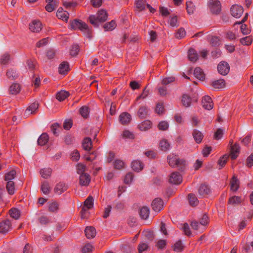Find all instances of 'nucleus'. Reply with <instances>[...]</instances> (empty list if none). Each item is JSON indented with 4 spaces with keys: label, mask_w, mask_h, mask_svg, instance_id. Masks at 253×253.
Masks as SVG:
<instances>
[{
    "label": "nucleus",
    "mask_w": 253,
    "mask_h": 253,
    "mask_svg": "<svg viewBox=\"0 0 253 253\" xmlns=\"http://www.w3.org/2000/svg\"><path fill=\"white\" fill-rule=\"evenodd\" d=\"M42 29V24L40 21L33 20L29 24V29L32 32L38 33Z\"/></svg>",
    "instance_id": "11"
},
{
    "label": "nucleus",
    "mask_w": 253,
    "mask_h": 253,
    "mask_svg": "<svg viewBox=\"0 0 253 253\" xmlns=\"http://www.w3.org/2000/svg\"><path fill=\"white\" fill-rule=\"evenodd\" d=\"M173 248L175 252H181L183 249V245L181 241L178 240L176 242L173 246Z\"/></svg>",
    "instance_id": "49"
},
{
    "label": "nucleus",
    "mask_w": 253,
    "mask_h": 253,
    "mask_svg": "<svg viewBox=\"0 0 253 253\" xmlns=\"http://www.w3.org/2000/svg\"><path fill=\"white\" fill-rule=\"evenodd\" d=\"M107 18V14L105 10L101 9L98 11L96 15H91L88 20L91 24L94 27H97L99 23L105 21Z\"/></svg>",
    "instance_id": "2"
},
{
    "label": "nucleus",
    "mask_w": 253,
    "mask_h": 253,
    "mask_svg": "<svg viewBox=\"0 0 253 253\" xmlns=\"http://www.w3.org/2000/svg\"><path fill=\"white\" fill-rule=\"evenodd\" d=\"M223 133L224 130L222 128H218L215 132L214 137L217 140L220 139L222 137Z\"/></svg>",
    "instance_id": "63"
},
{
    "label": "nucleus",
    "mask_w": 253,
    "mask_h": 253,
    "mask_svg": "<svg viewBox=\"0 0 253 253\" xmlns=\"http://www.w3.org/2000/svg\"><path fill=\"white\" fill-rule=\"evenodd\" d=\"M202 105L203 107L208 110L212 109L213 104L211 98L208 95L204 96L202 100Z\"/></svg>",
    "instance_id": "10"
},
{
    "label": "nucleus",
    "mask_w": 253,
    "mask_h": 253,
    "mask_svg": "<svg viewBox=\"0 0 253 253\" xmlns=\"http://www.w3.org/2000/svg\"><path fill=\"white\" fill-rule=\"evenodd\" d=\"M149 249V247L148 244L143 242L140 243L138 247L139 253H143L144 252L147 251Z\"/></svg>",
    "instance_id": "50"
},
{
    "label": "nucleus",
    "mask_w": 253,
    "mask_h": 253,
    "mask_svg": "<svg viewBox=\"0 0 253 253\" xmlns=\"http://www.w3.org/2000/svg\"><path fill=\"white\" fill-rule=\"evenodd\" d=\"M210 192V189L209 186L205 184L201 185L198 189L199 195L201 197L209 194Z\"/></svg>",
    "instance_id": "27"
},
{
    "label": "nucleus",
    "mask_w": 253,
    "mask_h": 253,
    "mask_svg": "<svg viewBox=\"0 0 253 253\" xmlns=\"http://www.w3.org/2000/svg\"><path fill=\"white\" fill-rule=\"evenodd\" d=\"M208 6L211 11L214 14H218L221 9V5L218 0H210Z\"/></svg>",
    "instance_id": "5"
},
{
    "label": "nucleus",
    "mask_w": 253,
    "mask_h": 253,
    "mask_svg": "<svg viewBox=\"0 0 253 253\" xmlns=\"http://www.w3.org/2000/svg\"><path fill=\"white\" fill-rule=\"evenodd\" d=\"M56 16L59 19L67 22L69 17V13L66 11H64L61 8L58 9L56 12Z\"/></svg>",
    "instance_id": "16"
},
{
    "label": "nucleus",
    "mask_w": 253,
    "mask_h": 253,
    "mask_svg": "<svg viewBox=\"0 0 253 253\" xmlns=\"http://www.w3.org/2000/svg\"><path fill=\"white\" fill-rule=\"evenodd\" d=\"M217 70L220 74L225 76L229 73L230 67L227 62L222 61L220 62L218 65Z\"/></svg>",
    "instance_id": "9"
},
{
    "label": "nucleus",
    "mask_w": 253,
    "mask_h": 253,
    "mask_svg": "<svg viewBox=\"0 0 253 253\" xmlns=\"http://www.w3.org/2000/svg\"><path fill=\"white\" fill-rule=\"evenodd\" d=\"M239 188V182L237 178L234 176L231 181V190L233 191H236Z\"/></svg>",
    "instance_id": "37"
},
{
    "label": "nucleus",
    "mask_w": 253,
    "mask_h": 253,
    "mask_svg": "<svg viewBox=\"0 0 253 253\" xmlns=\"http://www.w3.org/2000/svg\"><path fill=\"white\" fill-rule=\"evenodd\" d=\"M189 60L192 62H196L198 59V55L197 51L193 48H190L188 52Z\"/></svg>",
    "instance_id": "21"
},
{
    "label": "nucleus",
    "mask_w": 253,
    "mask_h": 253,
    "mask_svg": "<svg viewBox=\"0 0 253 253\" xmlns=\"http://www.w3.org/2000/svg\"><path fill=\"white\" fill-rule=\"evenodd\" d=\"M243 201V199L241 196H233L231 197L228 203L231 205H235L241 204Z\"/></svg>",
    "instance_id": "29"
},
{
    "label": "nucleus",
    "mask_w": 253,
    "mask_h": 253,
    "mask_svg": "<svg viewBox=\"0 0 253 253\" xmlns=\"http://www.w3.org/2000/svg\"><path fill=\"white\" fill-rule=\"evenodd\" d=\"M41 190L42 193L45 195L49 194L51 191V188L47 181H44L42 183L41 185Z\"/></svg>",
    "instance_id": "39"
},
{
    "label": "nucleus",
    "mask_w": 253,
    "mask_h": 253,
    "mask_svg": "<svg viewBox=\"0 0 253 253\" xmlns=\"http://www.w3.org/2000/svg\"><path fill=\"white\" fill-rule=\"evenodd\" d=\"M152 209L155 212H159L164 208V202L160 198H155L151 204Z\"/></svg>",
    "instance_id": "7"
},
{
    "label": "nucleus",
    "mask_w": 253,
    "mask_h": 253,
    "mask_svg": "<svg viewBox=\"0 0 253 253\" xmlns=\"http://www.w3.org/2000/svg\"><path fill=\"white\" fill-rule=\"evenodd\" d=\"M190 225L193 229L197 230L200 232H202L205 229V227H203L200 222L199 223L196 221H192Z\"/></svg>",
    "instance_id": "40"
},
{
    "label": "nucleus",
    "mask_w": 253,
    "mask_h": 253,
    "mask_svg": "<svg viewBox=\"0 0 253 253\" xmlns=\"http://www.w3.org/2000/svg\"><path fill=\"white\" fill-rule=\"evenodd\" d=\"M186 35V32L183 28H180L175 33V37L177 39H181Z\"/></svg>",
    "instance_id": "60"
},
{
    "label": "nucleus",
    "mask_w": 253,
    "mask_h": 253,
    "mask_svg": "<svg viewBox=\"0 0 253 253\" xmlns=\"http://www.w3.org/2000/svg\"><path fill=\"white\" fill-rule=\"evenodd\" d=\"M49 137L46 133H42L39 137L38 140V144L41 146H43L45 145L48 141Z\"/></svg>",
    "instance_id": "32"
},
{
    "label": "nucleus",
    "mask_w": 253,
    "mask_h": 253,
    "mask_svg": "<svg viewBox=\"0 0 253 253\" xmlns=\"http://www.w3.org/2000/svg\"><path fill=\"white\" fill-rule=\"evenodd\" d=\"M116 27V24L114 20L104 24L103 28L105 31H112Z\"/></svg>",
    "instance_id": "44"
},
{
    "label": "nucleus",
    "mask_w": 253,
    "mask_h": 253,
    "mask_svg": "<svg viewBox=\"0 0 253 253\" xmlns=\"http://www.w3.org/2000/svg\"><path fill=\"white\" fill-rule=\"evenodd\" d=\"M10 60V56L7 53H4L0 57V63L1 64H6L8 63Z\"/></svg>",
    "instance_id": "52"
},
{
    "label": "nucleus",
    "mask_w": 253,
    "mask_h": 253,
    "mask_svg": "<svg viewBox=\"0 0 253 253\" xmlns=\"http://www.w3.org/2000/svg\"><path fill=\"white\" fill-rule=\"evenodd\" d=\"M135 4L136 8L140 11L145 9L146 4L145 0H136Z\"/></svg>",
    "instance_id": "47"
},
{
    "label": "nucleus",
    "mask_w": 253,
    "mask_h": 253,
    "mask_svg": "<svg viewBox=\"0 0 253 253\" xmlns=\"http://www.w3.org/2000/svg\"><path fill=\"white\" fill-rule=\"evenodd\" d=\"M6 189L9 194L13 195L15 192L14 183L13 181L6 182Z\"/></svg>",
    "instance_id": "41"
},
{
    "label": "nucleus",
    "mask_w": 253,
    "mask_h": 253,
    "mask_svg": "<svg viewBox=\"0 0 253 253\" xmlns=\"http://www.w3.org/2000/svg\"><path fill=\"white\" fill-rule=\"evenodd\" d=\"M186 9L187 12L189 14H192L194 13L195 7L192 2L187 1L186 2Z\"/></svg>",
    "instance_id": "51"
},
{
    "label": "nucleus",
    "mask_w": 253,
    "mask_h": 253,
    "mask_svg": "<svg viewBox=\"0 0 253 253\" xmlns=\"http://www.w3.org/2000/svg\"><path fill=\"white\" fill-rule=\"evenodd\" d=\"M11 229V224L9 220H4L0 222V232L5 234Z\"/></svg>",
    "instance_id": "13"
},
{
    "label": "nucleus",
    "mask_w": 253,
    "mask_h": 253,
    "mask_svg": "<svg viewBox=\"0 0 253 253\" xmlns=\"http://www.w3.org/2000/svg\"><path fill=\"white\" fill-rule=\"evenodd\" d=\"M52 169L50 168H44L40 170V174L42 177L45 179L50 177Z\"/></svg>",
    "instance_id": "34"
},
{
    "label": "nucleus",
    "mask_w": 253,
    "mask_h": 253,
    "mask_svg": "<svg viewBox=\"0 0 253 253\" xmlns=\"http://www.w3.org/2000/svg\"><path fill=\"white\" fill-rule=\"evenodd\" d=\"M71 158L73 161H78L80 158L79 152L77 150L73 151L70 154Z\"/></svg>",
    "instance_id": "58"
},
{
    "label": "nucleus",
    "mask_w": 253,
    "mask_h": 253,
    "mask_svg": "<svg viewBox=\"0 0 253 253\" xmlns=\"http://www.w3.org/2000/svg\"><path fill=\"white\" fill-rule=\"evenodd\" d=\"M20 89L21 88L19 84L13 83L10 86L9 91L11 94H17L20 92Z\"/></svg>",
    "instance_id": "30"
},
{
    "label": "nucleus",
    "mask_w": 253,
    "mask_h": 253,
    "mask_svg": "<svg viewBox=\"0 0 253 253\" xmlns=\"http://www.w3.org/2000/svg\"><path fill=\"white\" fill-rule=\"evenodd\" d=\"M181 101L184 107H189L191 104V98L188 95L184 94L182 96Z\"/></svg>",
    "instance_id": "25"
},
{
    "label": "nucleus",
    "mask_w": 253,
    "mask_h": 253,
    "mask_svg": "<svg viewBox=\"0 0 253 253\" xmlns=\"http://www.w3.org/2000/svg\"><path fill=\"white\" fill-rule=\"evenodd\" d=\"M131 168L134 171L139 172L143 169V165L139 160H134L131 163Z\"/></svg>",
    "instance_id": "23"
},
{
    "label": "nucleus",
    "mask_w": 253,
    "mask_h": 253,
    "mask_svg": "<svg viewBox=\"0 0 253 253\" xmlns=\"http://www.w3.org/2000/svg\"><path fill=\"white\" fill-rule=\"evenodd\" d=\"M76 168L78 173L80 174L85 173L84 172L86 170V167L84 165L79 163L77 165Z\"/></svg>",
    "instance_id": "56"
},
{
    "label": "nucleus",
    "mask_w": 253,
    "mask_h": 253,
    "mask_svg": "<svg viewBox=\"0 0 253 253\" xmlns=\"http://www.w3.org/2000/svg\"><path fill=\"white\" fill-rule=\"evenodd\" d=\"M80 112L83 117L86 118L89 115V108L86 106H84L81 108Z\"/></svg>",
    "instance_id": "54"
},
{
    "label": "nucleus",
    "mask_w": 253,
    "mask_h": 253,
    "mask_svg": "<svg viewBox=\"0 0 253 253\" xmlns=\"http://www.w3.org/2000/svg\"><path fill=\"white\" fill-rule=\"evenodd\" d=\"M169 126V124L166 121L160 122L158 126L159 129L161 130H166Z\"/></svg>",
    "instance_id": "55"
},
{
    "label": "nucleus",
    "mask_w": 253,
    "mask_h": 253,
    "mask_svg": "<svg viewBox=\"0 0 253 253\" xmlns=\"http://www.w3.org/2000/svg\"><path fill=\"white\" fill-rule=\"evenodd\" d=\"M169 180L171 184L178 185L182 182V177L178 172H173L169 175Z\"/></svg>",
    "instance_id": "6"
},
{
    "label": "nucleus",
    "mask_w": 253,
    "mask_h": 253,
    "mask_svg": "<svg viewBox=\"0 0 253 253\" xmlns=\"http://www.w3.org/2000/svg\"><path fill=\"white\" fill-rule=\"evenodd\" d=\"M68 186L65 183L60 182L55 185L54 191L56 194L60 195L65 192Z\"/></svg>",
    "instance_id": "14"
},
{
    "label": "nucleus",
    "mask_w": 253,
    "mask_h": 253,
    "mask_svg": "<svg viewBox=\"0 0 253 253\" xmlns=\"http://www.w3.org/2000/svg\"><path fill=\"white\" fill-rule=\"evenodd\" d=\"M212 85L215 89H221L224 87L225 85V81L223 79H219L212 82Z\"/></svg>",
    "instance_id": "33"
},
{
    "label": "nucleus",
    "mask_w": 253,
    "mask_h": 253,
    "mask_svg": "<svg viewBox=\"0 0 253 253\" xmlns=\"http://www.w3.org/2000/svg\"><path fill=\"white\" fill-rule=\"evenodd\" d=\"M152 124L150 121L146 120L138 125V128L141 131H146L151 127Z\"/></svg>",
    "instance_id": "28"
},
{
    "label": "nucleus",
    "mask_w": 253,
    "mask_h": 253,
    "mask_svg": "<svg viewBox=\"0 0 253 253\" xmlns=\"http://www.w3.org/2000/svg\"><path fill=\"white\" fill-rule=\"evenodd\" d=\"M244 12L243 7L238 4H234L231 7V15L237 18L241 16Z\"/></svg>",
    "instance_id": "8"
},
{
    "label": "nucleus",
    "mask_w": 253,
    "mask_h": 253,
    "mask_svg": "<svg viewBox=\"0 0 253 253\" xmlns=\"http://www.w3.org/2000/svg\"><path fill=\"white\" fill-rule=\"evenodd\" d=\"M16 175V171L15 170H11L7 172L5 175V180L6 182L13 181L15 178Z\"/></svg>",
    "instance_id": "45"
},
{
    "label": "nucleus",
    "mask_w": 253,
    "mask_h": 253,
    "mask_svg": "<svg viewBox=\"0 0 253 253\" xmlns=\"http://www.w3.org/2000/svg\"><path fill=\"white\" fill-rule=\"evenodd\" d=\"M229 156L225 155L220 157L218 161V165L219 166V169L222 168L227 163Z\"/></svg>",
    "instance_id": "48"
},
{
    "label": "nucleus",
    "mask_w": 253,
    "mask_h": 253,
    "mask_svg": "<svg viewBox=\"0 0 253 253\" xmlns=\"http://www.w3.org/2000/svg\"><path fill=\"white\" fill-rule=\"evenodd\" d=\"M69 95V93L65 90H61L56 94V98L60 101L64 100Z\"/></svg>",
    "instance_id": "38"
},
{
    "label": "nucleus",
    "mask_w": 253,
    "mask_h": 253,
    "mask_svg": "<svg viewBox=\"0 0 253 253\" xmlns=\"http://www.w3.org/2000/svg\"><path fill=\"white\" fill-rule=\"evenodd\" d=\"M90 181V176L88 174L83 173L80 176V183L82 186H87Z\"/></svg>",
    "instance_id": "20"
},
{
    "label": "nucleus",
    "mask_w": 253,
    "mask_h": 253,
    "mask_svg": "<svg viewBox=\"0 0 253 253\" xmlns=\"http://www.w3.org/2000/svg\"><path fill=\"white\" fill-rule=\"evenodd\" d=\"M70 26L73 29L81 30L87 38L89 39L91 38V30L84 22L81 20H75L71 22Z\"/></svg>",
    "instance_id": "1"
},
{
    "label": "nucleus",
    "mask_w": 253,
    "mask_h": 253,
    "mask_svg": "<svg viewBox=\"0 0 253 253\" xmlns=\"http://www.w3.org/2000/svg\"><path fill=\"white\" fill-rule=\"evenodd\" d=\"M175 79V77L173 76L164 78L162 80V84L164 85H167L173 82Z\"/></svg>",
    "instance_id": "57"
},
{
    "label": "nucleus",
    "mask_w": 253,
    "mask_h": 253,
    "mask_svg": "<svg viewBox=\"0 0 253 253\" xmlns=\"http://www.w3.org/2000/svg\"><path fill=\"white\" fill-rule=\"evenodd\" d=\"M59 73L61 75H66L69 70V65L67 62L64 61L59 66Z\"/></svg>",
    "instance_id": "19"
},
{
    "label": "nucleus",
    "mask_w": 253,
    "mask_h": 253,
    "mask_svg": "<svg viewBox=\"0 0 253 253\" xmlns=\"http://www.w3.org/2000/svg\"><path fill=\"white\" fill-rule=\"evenodd\" d=\"M166 241L165 240H160L157 243L156 246L159 250H163L165 248L166 246Z\"/></svg>",
    "instance_id": "64"
},
{
    "label": "nucleus",
    "mask_w": 253,
    "mask_h": 253,
    "mask_svg": "<svg viewBox=\"0 0 253 253\" xmlns=\"http://www.w3.org/2000/svg\"><path fill=\"white\" fill-rule=\"evenodd\" d=\"M193 136L195 141L197 143L201 142L203 138V134L202 133L197 129H194L193 132Z\"/></svg>",
    "instance_id": "31"
},
{
    "label": "nucleus",
    "mask_w": 253,
    "mask_h": 253,
    "mask_svg": "<svg viewBox=\"0 0 253 253\" xmlns=\"http://www.w3.org/2000/svg\"><path fill=\"white\" fill-rule=\"evenodd\" d=\"M131 119V115L127 112H123L119 116L120 122L124 125H127L129 123Z\"/></svg>",
    "instance_id": "15"
},
{
    "label": "nucleus",
    "mask_w": 253,
    "mask_h": 253,
    "mask_svg": "<svg viewBox=\"0 0 253 253\" xmlns=\"http://www.w3.org/2000/svg\"><path fill=\"white\" fill-rule=\"evenodd\" d=\"M84 233L87 239L93 238L96 234L95 229L91 226L86 227L84 230Z\"/></svg>",
    "instance_id": "18"
},
{
    "label": "nucleus",
    "mask_w": 253,
    "mask_h": 253,
    "mask_svg": "<svg viewBox=\"0 0 253 253\" xmlns=\"http://www.w3.org/2000/svg\"><path fill=\"white\" fill-rule=\"evenodd\" d=\"M253 41L252 36H249L244 37L240 39V42L244 45H250Z\"/></svg>",
    "instance_id": "46"
},
{
    "label": "nucleus",
    "mask_w": 253,
    "mask_h": 253,
    "mask_svg": "<svg viewBox=\"0 0 253 253\" xmlns=\"http://www.w3.org/2000/svg\"><path fill=\"white\" fill-rule=\"evenodd\" d=\"M6 77L10 80H14L17 78L18 75L17 72L13 69H10L6 72Z\"/></svg>",
    "instance_id": "35"
},
{
    "label": "nucleus",
    "mask_w": 253,
    "mask_h": 253,
    "mask_svg": "<svg viewBox=\"0 0 253 253\" xmlns=\"http://www.w3.org/2000/svg\"><path fill=\"white\" fill-rule=\"evenodd\" d=\"M10 216L15 219H18L20 215V211L16 208H12L9 211Z\"/></svg>",
    "instance_id": "43"
},
{
    "label": "nucleus",
    "mask_w": 253,
    "mask_h": 253,
    "mask_svg": "<svg viewBox=\"0 0 253 253\" xmlns=\"http://www.w3.org/2000/svg\"><path fill=\"white\" fill-rule=\"evenodd\" d=\"M39 108V103L37 102H35L30 104L29 107L25 110V114L29 115L35 113Z\"/></svg>",
    "instance_id": "17"
},
{
    "label": "nucleus",
    "mask_w": 253,
    "mask_h": 253,
    "mask_svg": "<svg viewBox=\"0 0 253 253\" xmlns=\"http://www.w3.org/2000/svg\"><path fill=\"white\" fill-rule=\"evenodd\" d=\"M93 198L91 196H89L84 202V206L82 208L81 213V218L84 219L86 218V213L87 210L90 209L93 207Z\"/></svg>",
    "instance_id": "4"
},
{
    "label": "nucleus",
    "mask_w": 253,
    "mask_h": 253,
    "mask_svg": "<svg viewBox=\"0 0 253 253\" xmlns=\"http://www.w3.org/2000/svg\"><path fill=\"white\" fill-rule=\"evenodd\" d=\"M148 113V109L146 107H141L138 112V116L141 118H144L146 117Z\"/></svg>",
    "instance_id": "53"
},
{
    "label": "nucleus",
    "mask_w": 253,
    "mask_h": 253,
    "mask_svg": "<svg viewBox=\"0 0 253 253\" xmlns=\"http://www.w3.org/2000/svg\"><path fill=\"white\" fill-rule=\"evenodd\" d=\"M83 148L86 151H89L92 146V142L90 138L86 137L84 138L82 143Z\"/></svg>",
    "instance_id": "36"
},
{
    "label": "nucleus",
    "mask_w": 253,
    "mask_h": 253,
    "mask_svg": "<svg viewBox=\"0 0 253 253\" xmlns=\"http://www.w3.org/2000/svg\"><path fill=\"white\" fill-rule=\"evenodd\" d=\"M167 161L169 165L172 168L177 167L182 169L186 165V162L181 159L178 155L171 153L167 157Z\"/></svg>",
    "instance_id": "3"
},
{
    "label": "nucleus",
    "mask_w": 253,
    "mask_h": 253,
    "mask_svg": "<svg viewBox=\"0 0 253 253\" xmlns=\"http://www.w3.org/2000/svg\"><path fill=\"white\" fill-rule=\"evenodd\" d=\"M160 148L163 151H168L170 149V145L168 141L165 139L161 140L159 144Z\"/></svg>",
    "instance_id": "26"
},
{
    "label": "nucleus",
    "mask_w": 253,
    "mask_h": 253,
    "mask_svg": "<svg viewBox=\"0 0 253 253\" xmlns=\"http://www.w3.org/2000/svg\"><path fill=\"white\" fill-rule=\"evenodd\" d=\"M233 141H230L231 144V153L230 156L232 159H236L239 155L240 151V147L239 144L235 143L232 144Z\"/></svg>",
    "instance_id": "12"
},
{
    "label": "nucleus",
    "mask_w": 253,
    "mask_h": 253,
    "mask_svg": "<svg viewBox=\"0 0 253 253\" xmlns=\"http://www.w3.org/2000/svg\"><path fill=\"white\" fill-rule=\"evenodd\" d=\"M190 205L192 206H197L199 203L197 198L194 194H190L188 196Z\"/></svg>",
    "instance_id": "42"
},
{
    "label": "nucleus",
    "mask_w": 253,
    "mask_h": 253,
    "mask_svg": "<svg viewBox=\"0 0 253 253\" xmlns=\"http://www.w3.org/2000/svg\"><path fill=\"white\" fill-rule=\"evenodd\" d=\"M209 221V219L208 215L205 214L200 219V223L203 226V227L205 228L206 226L208 225Z\"/></svg>",
    "instance_id": "61"
},
{
    "label": "nucleus",
    "mask_w": 253,
    "mask_h": 253,
    "mask_svg": "<svg viewBox=\"0 0 253 253\" xmlns=\"http://www.w3.org/2000/svg\"><path fill=\"white\" fill-rule=\"evenodd\" d=\"M150 214V209L147 207H142L139 211V214L141 218L143 219H147Z\"/></svg>",
    "instance_id": "22"
},
{
    "label": "nucleus",
    "mask_w": 253,
    "mask_h": 253,
    "mask_svg": "<svg viewBox=\"0 0 253 253\" xmlns=\"http://www.w3.org/2000/svg\"><path fill=\"white\" fill-rule=\"evenodd\" d=\"M122 136L125 139H133L134 138L133 133L127 130H125L123 131Z\"/></svg>",
    "instance_id": "62"
},
{
    "label": "nucleus",
    "mask_w": 253,
    "mask_h": 253,
    "mask_svg": "<svg viewBox=\"0 0 253 253\" xmlns=\"http://www.w3.org/2000/svg\"><path fill=\"white\" fill-rule=\"evenodd\" d=\"M124 162L120 160H116L114 163V167L115 169H120L125 167Z\"/></svg>",
    "instance_id": "59"
},
{
    "label": "nucleus",
    "mask_w": 253,
    "mask_h": 253,
    "mask_svg": "<svg viewBox=\"0 0 253 253\" xmlns=\"http://www.w3.org/2000/svg\"><path fill=\"white\" fill-rule=\"evenodd\" d=\"M194 76L198 80L203 81L205 78V75L203 70L199 67H197L194 71Z\"/></svg>",
    "instance_id": "24"
}]
</instances>
